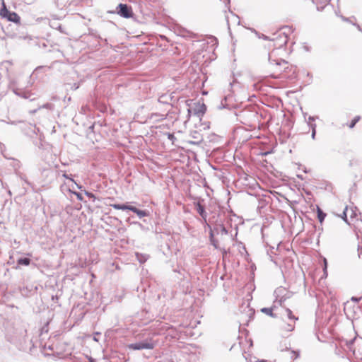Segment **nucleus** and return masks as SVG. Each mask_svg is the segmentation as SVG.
<instances>
[{
	"instance_id": "4",
	"label": "nucleus",
	"mask_w": 362,
	"mask_h": 362,
	"mask_svg": "<svg viewBox=\"0 0 362 362\" xmlns=\"http://www.w3.org/2000/svg\"><path fill=\"white\" fill-rule=\"evenodd\" d=\"M154 346L155 344L152 341H148L131 344L128 345V348L132 350L153 349Z\"/></svg>"
},
{
	"instance_id": "19",
	"label": "nucleus",
	"mask_w": 362,
	"mask_h": 362,
	"mask_svg": "<svg viewBox=\"0 0 362 362\" xmlns=\"http://www.w3.org/2000/svg\"><path fill=\"white\" fill-rule=\"evenodd\" d=\"M361 300V298H356V297H352L351 298V300L352 301H354L356 303H358L359 302V300Z\"/></svg>"
},
{
	"instance_id": "12",
	"label": "nucleus",
	"mask_w": 362,
	"mask_h": 362,
	"mask_svg": "<svg viewBox=\"0 0 362 362\" xmlns=\"http://www.w3.org/2000/svg\"><path fill=\"white\" fill-rule=\"evenodd\" d=\"M197 211L198 213L203 217L205 218V216H206V214H205V211H204V207L201 205V204H198L197 205Z\"/></svg>"
},
{
	"instance_id": "15",
	"label": "nucleus",
	"mask_w": 362,
	"mask_h": 362,
	"mask_svg": "<svg viewBox=\"0 0 362 362\" xmlns=\"http://www.w3.org/2000/svg\"><path fill=\"white\" fill-rule=\"evenodd\" d=\"M211 244L216 247L217 248L218 247V244H217V241L215 240L213 238V234L212 233H211Z\"/></svg>"
},
{
	"instance_id": "9",
	"label": "nucleus",
	"mask_w": 362,
	"mask_h": 362,
	"mask_svg": "<svg viewBox=\"0 0 362 362\" xmlns=\"http://www.w3.org/2000/svg\"><path fill=\"white\" fill-rule=\"evenodd\" d=\"M30 263V260L28 258H20L18 259V264L28 266Z\"/></svg>"
},
{
	"instance_id": "7",
	"label": "nucleus",
	"mask_w": 362,
	"mask_h": 362,
	"mask_svg": "<svg viewBox=\"0 0 362 362\" xmlns=\"http://www.w3.org/2000/svg\"><path fill=\"white\" fill-rule=\"evenodd\" d=\"M361 119V116L358 115L356 116L349 123H347L346 125L350 128L352 129L355 127L356 124L359 122Z\"/></svg>"
},
{
	"instance_id": "21",
	"label": "nucleus",
	"mask_w": 362,
	"mask_h": 362,
	"mask_svg": "<svg viewBox=\"0 0 362 362\" xmlns=\"http://www.w3.org/2000/svg\"><path fill=\"white\" fill-rule=\"evenodd\" d=\"M193 138L196 139H199V141H202V137H198L197 135H195V136H192Z\"/></svg>"
},
{
	"instance_id": "26",
	"label": "nucleus",
	"mask_w": 362,
	"mask_h": 362,
	"mask_svg": "<svg viewBox=\"0 0 362 362\" xmlns=\"http://www.w3.org/2000/svg\"><path fill=\"white\" fill-rule=\"evenodd\" d=\"M90 362H94V361L92 358H90Z\"/></svg>"
},
{
	"instance_id": "25",
	"label": "nucleus",
	"mask_w": 362,
	"mask_h": 362,
	"mask_svg": "<svg viewBox=\"0 0 362 362\" xmlns=\"http://www.w3.org/2000/svg\"><path fill=\"white\" fill-rule=\"evenodd\" d=\"M332 1L339 2V0H331Z\"/></svg>"
},
{
	"instance_id": "18",
	"label": "nucleus",
	"mask_w": 362,
	"mask_h": 362,
	"mask_svg": "<svg viewBox=\"0 0 362 362\" xmlns=\"http://www.w3.org/2000/svg\"><path fill=\"white\" fill-rule=\"evenodd\" d=\"M85 194L90 198H95V195L90 192H86Z\"/></svg>"
},
{
	"instance_id": "20",
	"label": "nucleus",
	"mask_w": 362,
	"mask_h": 362,
	"mask_svg": "<svg viewBox=\"0 0 362 362\" xmlns=\"http://www.w3.org/2000/svg\"><path fill=\"white\" fill-rule=\"evenodd\" d=\"M294 329L293 325H289V327L286 329L288 331H292Z\"/></svg>"
},
{
	"instance_id": "16",
	"label": "nucleus",
	"mask_w": 362,
	"mask_h": 362,
	"mask_svg": "<svg viewBox=\"0 0 362 362\" xmlns=\"http://www.w3.org/2000/svg\"><path fill=\"white\" fill-rule=\"evenodd\" d=\"M74 194L76 196L78 200L79 201H82L83 200V197L81 195V194L78 193V192H74Z\"/></svg>"
},
{
	"instance_id": "6",
	"label": "nucleus",
	"mask_w": 362,
	"mask_h": 362,
	"mask_svg": "<svg viewBox=\"0 0 362 362\" xmlns=\"http://www.w3.org/2000/svg\"><path fill=\"white\" fill-rule=\"evenodd\" d=\"M2 6H3L2 8L0 9V16L2 18H6V17L10 11H8L4 1H3Z\"/></svg>"
},
{
	"instance_id": "24",
	"label": "nucleus",
	"mask_w": 362,
	"mask_h": 362,
	"mask_svg": "<svg viewBox=\"0 0 362 362\" xmlns=\"http://www.w3.org/2000/svg\"><path fill=\"white\" fill-rule=\"evenodd\" d=\"M222 230H223V231L224 233H227V230H226V228H225L224 227H223Z\"/></svg>"
},
{
	"instance_id": "22",
	"label": "nucleus",
	"mask_w": 362,
	"mask_h": 362,
	"mask_svg": "<svg viewBox=\"0 0 362 362\" xmlns=\"http://www.w3.org/2000/svg\"><path fill=\"white\" fill-rule=\"evenodd\" d=\"M315 134V129H313V134H312L313 138H314Z\"/></svg>"
},
{
	"instance_id": "1",
	"label": "nucleus",
	"mask_w": 362,
	"mask_h": 362,
	"mask_svg": "<svg viewBox=\"0 0 362 362\" xmlns=\"http://www.w3.org/2000/svg\"><path fill=\"white\" fill-rule=\"evenodd\" d=\"M291 69V66L288 62L281 60L273 66L272 76L274 78H279L284 74L288 73Z\"/></svg>"
},
{
	"instance_id": "10",
	"label": "nucleus",
	"mask_w": 362,
	"mask_h": 362,
	"mask_svg": "<svg viewBox=\"0 0 362 362\" xmlns=\"http://www.w3.org/2000/svg\"><path fill=\"white\" fill-rule=\"evenodd\" d=\"M326 216V214L325 213H323V211L320 209L318 208L317 209V218L320 221V222H322L325 219Z\"/></svg>"
},
{
	"instance_id": "14",
	"label": "nucleus",
	"mask_w": 362,
	"mask_h": 362,
	"mask_svg": "<svg viewBox=\"0 0 362 362\" xmlns=\"http://www.w3.org/2000/svg\"><path fill=\"white\" fill-rule=\"evenodd\" d=\"M262 310V312L265 313L266 314H267L269 315H271V316H273V315H272V309H271V308H263Z\"/></svg>"
},
{
	"instance_id": "27",
	"label": "nucleus",
	"mask_w": 362,
	"mask_h": 362,
	"mask_svg": "<svg viewBox=\"0 0 362 362\" xmlns=\"http://www.w3.org/2000/svg\"><path fill=\"white\" fill-rule=\"evenodd\" d=\"M194 134H197L198 133H197V132L195 131V132H194Z\"/></svg>"
},
{
	"instance_id": "2",
	"label": "nucleus",
	"mask_w": 362,
	"mask_h": 362,
	"mask_svg": "<svg viewBox=\"0 0 362 362\" xmlns=\"http://www.w3.org/2000/svg\"><path fill=\"white\" fill-rule=\"evenodd\" d=\"M117 13L125 18H129L133 16V11L131 6L127 4H119L117 7Z\"/></svg>"
},
{
	"instance_id": "5",
	"label": "nucleus",
	"mask_w": 362,
	"mask_h": 362,
	"mask_svg": "<svg viewBox=\"0 0 362 362\" xmlns=\"http://www.w3.org/2000/svg\"><path fill=\"white\" fill-rule=\"evenodd\" d=\"M6 19L9 21L16 23H20L21 22V18L20 16L15 12H9Z\"/></svg>"
},
{
	"instance_id": "17",
	"label": "nucleus",
	"mask_w": 362,
	"mask_h": 362,
	"mask_svg": "<svg viewBox=\"0 0 362 362\" xmlns=\"http://www.w3.org/2000/svg\"><path fill=\"white\" fill-rule=\"evenodd\" d=\"M346 211H347V208H346L344 211V216H343V219L346 221V222H348L347 219H346Z\"/></svg>"
},
{
	"instance_id": "13",
	"label": "nucleus",
	"mask_w": 362,
	"mask_h": 362,
	"mask_svg": "<svg viewBox=\"0 0 362 362\" xmlns=\"http://www.w3.org/2000/svg\"><path fill=\"white\" fill-rule=\"evenodd\" d=\"M324 268H323V271H324V274L325 275V276H327V259L325 258H324Z\"/></svg>"
},
{
	"instance_id": "23",
	"label": "nucleus",
	"mask_w": 362,
	"mask_h": 362,
	"mask_svg": "<svg viewBox=\"0 0 362 362\" xmlns=\"http://www.w3.org/2000/svg\"><path fill=\"white\" fill-rule=\"evenodd\" d=\"M342 20L344 21H348V19L344 18V17H341Z\"/></svg>"
},
{
	"instance_id": "8",
	"label": "nucleus",
	"mask_w": 362,
	"mask_h": 362,
	"mask_svg": "<svg viewBox=\"0 0 362 362\" xmlns=\"http://www.w3.org/2000/svg\"><path fill=\"white\" fill-rule=\"evenodd\" d=\"M206 110V105L204 104L199 105L198 107V110L196 111V114L199 115H203Z\"/></svg>"
},
{
	"instance_id": "11",
	"label": "nucleus",
	"mask_w": 362,
	"mask_h": 362,
	"mask_svg": "<svg viewBox=\"0 0 362 362\" xmlns=\"http://www.w3.org/2000/svg\"><path fill=\"white\" fill-rule=\"evenodd\" d=\"M286 315H287L288 317L290 320H293V322H295L296 320H298V317L294 316V315L293 314L292 311L290 309H286Z\"/></svg>"
},
{
	"instance_id": "3",
	"label": "nucleus",
	"mask_w": 362,
	"mask_h": 362,
	"mask_svg": "<svg viewBox=\"0 0 362 362\" xmlns=\"http://www.w3.org/2000/svg\"><path fill=\"white\" fill-rule=\"evenodd\" d=\"M110 206H112L115 209L130 210V211H133L134 213L136 214L139 217H144V216H146V213L144 211L139 210L137 208L132 206L126 205V204H111Z\"/></svg>"
}]
</instances>
